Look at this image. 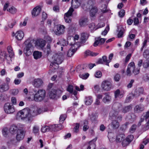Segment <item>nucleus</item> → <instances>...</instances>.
Returning <instances> with one entry per match:
<instances>
[{
	"label": "nucleus",
	"instance_id": "47",
	"mask_svg": "<svg viewBox=\"0 0 149 149\" xmlns=\"http://www.w3.org/2000/svg\"><path fill=\"white\" fill-rule=\"evenodd\" d=\"M124 29H122L119 31L118 33L117 36L118 38H120L123 36V35Z\"/></svg>",
	"mask_w": 149,
	"mask_h": 149
},
{
	"label": "nucleus",
	"instance_id": "64",
	"mask_svg": "<svg viewBox=\"0 0 149 149\" xmlns=\"http://www.w3.org/2000/svg\"><path fill=\"white\" fill-rule=\"evenodd\" d=\"M16 21L14 20L12 22L8 24V26L10 28H12L16 23Z\"/></svg>",
	"mask_w": 149,
	"mask_h": 149
},
{
	"label": "nucleus",
	"instance_id": "10",
	"mask_svg": "<svg viewBox=\"0 0 149 149\" xmlns=\"http://www.w3.org/2000/svg\"><path fill=\"white\" fill-rule=\"evenodd\" d=\"M4 110L5 112H15V111L14 106L9 103H6L4 105Z\"/></svg>",
	"mask_w": 149,
	"mask_h": 149
},
{
	"label": "nucleus",
	"instance_id": "24",
	"mask_svg": "<svg viewBox=\"0 0 149 149\" xmlns=\"http://www.w3.org/2000/svg\"><path fill=\"white\" fill-rule=\"evenodd\" d=\"M37 45L41 48L43 47L45 45L46 42L45 41L42 39H39L37 40L36 43Z\"/></svg>",
	"mask_w": 149,
	"mask_h": 149
},
{
	"label": "nucleus",
	"instance_id": "48",
	"mask_svg": "<svg viewBox=\"0 0 149 149\" xmlns=\"http://www.w3.org/2000/svg\"><path fill=\"white\" fill-rule=\"evenodd\" d=\"M49 130V126H46L45 127H42L41 129L42 132L44 133L48 131Z\"/></svg>",
	"mask_w": 149,
	"mask_h": 149
},
{
	"label": "nucleus",
	"instance_id": "3",
	"mask_svg": "<svg viewBox=\"0 0 149 149\" xmlns=\"http://www.w3.org/2000/svg\"><path fill=\"white\" fill-rule=\"evenodd\" d=\"M30 96L28 97L27 99L30 101L34 100L37 102H41L46 97V92L45 90H40L34 94L29 92Z\"/></svg>",
	"mask_w": 149,
	"mask_h": 149
},
{
	"label": "nucleus",
	"instance_id": "43",
	"mask_svg": "<svg viewBox=\"0 0 149 149\" xmlns=\"http://www.w3.org/2000/svg\"><path fill=\"white\" fill-rule=\"evenodd\" d=\"M143 66L144 68H147L149 66V59H146L143 63Z\"/></svg>",
	"mask_w": 149,
	"mask_h": 149
},
{
	"label": "nucleus",
	"instance_id": "6",
	"mask_svg": "<svg viewBox=\"0 0 149 149\" xmlns=\"http://www.w3.org/2000/svg\"><path fill=\"white\" fill-rule=\"evenodd\" d=\"M24 44L25 45V47L24 48L23 52L26 56H29L33 52L31 49L32 44L28 40L26 41Z\"/></svg>",
	"mask_w": 149,
	"mask_h": 149
},
{
	"label": "nucleus",
	"instance_id": "62",
	"mask_svg": "<svg viewBox=\"0 0 149 149\" xmlns=\"http://www.w3.org/2000/svg\"><path fill=\"white\" fill-rule=\"evenodd\" d=\"M84 86L81 85L80 86V88L78 86H75V89L77 91H83L84 89Z\"/></svg>",
	"mask_w": 149,
	"mask_h": 149
},
{
	"label": "nucleus",
	"instance_id": "57",
	"mask_svg": "<svg viewBox=\"0 0 149 149\" xmlns=\"http://www.w3.org/2000/svg\"><path fill=\"white\" fill-rule=\"evenodd\" d=\"M120 78V76L119 74H116L114 77V80L116 81H119Z\"/></svg>",
	"mask_w": 149,
	"mask_h": 149
},
{
	"label": "nucleus",
	"instance_id": "41",
	"mask_svg": "<svg viewBox=\"0 0 149 149\" xmlns=\"http://www.w3.org/2000/svg\"><path fill=\"white\" fill-rule=\"evenodd\" d=\"M102 59L104 63H105L106 65L109 66V63L110 62V60H107V57L104 56L102 57Z\"/></svg>",
	"mask_w": 149,
	"mask_h": 149
},
{
	"label": "nucleus",
	"instance_id": "21",
	"mask_svg": "<svg viewBox=\"0 0 149 149\" xmlns=\"http://www.w3.org/2000/svg\"><path fill=\"white\" fill-rule=\"evenodd\" d=\"M49 94L50 98L52 99H56L59 97L57 95L56 90L54 89L50 91Z\"/></svg>",
	"mask_w": 149,
	"mask_h": 149
},
{
	"label": "nucleus",
	"instance_id": "46",
	"mask_svg": "<svg viewBox=\"0 0 149 149\" xmlns=\"http://www.w3.org/2000/svg\"><path fill=\"white\" fill-rule=\"evenodd\" d=\"M143 56L144 57L149 59V50L146 49L143 53Z\"/></svg>",
	"mask_w": 149,
	"mask_h": 149
},
{
	"label": "nucleus",
	"instance_id": "15",
	"mask_svg": "<svg viewBox=\"0 0 149 149\" xmlns=\"http://www.w3.org/2000/svg\"><path fill=\"white\" fill-rule=\"evenodd\" d=\"M106 39L102 38L100 37H99L95 38V41L93 45L95 47H96L99 44L102 45L103 44Z\"/></svg>",
	"mask_w": 149,
	"mask_h": 149
},
{
	"label": "nucleus",
	"instance_id": "11",
	"mask_svg": "<svg viewBox=\"0 0 149 149\" xmlns=\"http://www.w3.org/2000/svg\"><path fill=\"white\" fill-rule=\"evenodd\" d=\"M81 4V0H72L71 6L70 8L77 9L79 7Z\"/></svg>",
	"mask_w": 149,
	"mask_h": 149
},
{
	"label": "nucleus",
	"instance_id": "42",
	"mask_svg": "<svg viewBox=\"0 0 149 149\" xmlns=\"http://www.w3.org/2000/svg\"><path fill=\"white\" fill-rule=\"evenodd\" d=\"M84 126L83 127V130L85 131L89 128V126L88 125V122L86 120H84Z\"/></svg>",
	"mask_w": 149,
	"mask_h": 149
},
{
	"label": "nucleus",
	"instance_id": "54",
	"mask_svg": "<svg viewBox=\"0 0 149 149\" xmlns=\"http://www.w3.org/2000/svg\"><path fill=\"white\" fill-rule=\"evenodd\" d=\"M10 92L12 95H15L18 94V90L17 89H13L10 90Z\"/></svg>",
	"mask_w": 149,
	"mask_h": 149
},
{
	"label": "nucleus",
	"instance_id": "52",
	"mask_svg": "<svg viewBox=\"0 0 149 149\" xmlns=\"http://www.w3.org/2000/svg\"><path fill=\"white\" fill-rule=\"evenodd\" d=\"M109 25H108L106 27L104 30L103 32H102V34H101L102 35H104V36H105L107 33V32H108V31H109Z\"/></svg>",
	"mask_w": 149,
	"mask_h": 149
},
{
	"label": "nucleus",
	"instance_id": "26",
	"mask_svg": "<svg viewBox=\"0 0 149 149\" xmlns=\"http://www.w3.org/2000/svg\"><path fill=\"white\" fill-rule=\"evenodd\" d=\"M9 87L8 84H4L0 86V91L3 92L8 90Z\"/></svg>",
	"mask_w": 149,
	"mask_h": 149
},
{
	"label": "nucleus",
	"instance_id": "9",
	"mask_svg": "<svg viewBox=\"0 0 149 149\" xmlns=\"http://www.w3.org/2000/svg\"><path fill=\"white\" fill-rule=\"evenodd\" d=\"M74 11V9L72 8H70L67 12L65 13L64 18L66 22L69 23L71 22L70 17L72 15V13Z\"/></svg>",
	"mask_w": 149,
	"mask_h": 149
},
{
	"label": "nucleus",
	"instance_id": "14",
	"mask_svg": "<svg viewBox=\"0 0 149 149\" xmlns=\"http://www.w3.org/2000/svg\"><path fill=\"white\" fill-rule=\"evenodd\" d=\"M41 9L40 6H37L35 7L32 11V14L33 17H36L40 14Z\"/></svg>",
	"mask_w": 149,
	"mask_h": 149
},
{
	"label": "nucleus",
	"instance_id": "36",
	"mask_svg": "<svg viewBox=\"0 0 149 149\" xmlns=\"http://www.w3.org/2000/svg\"><path fill=\"white\" fill-rule=\"evenodd\" d=\"M85 54L86 56H95L98 54V53L93 52L89 50H87L85 52Z\"/></svg>",
	"mask_w": 149,
	"mask_h": 149
},
{
	"label": "nucleus",
	"instance_id": "39",
	"mask_svg": "<svg viewBox=\"0 0 149 149\" xmlns=\"http://www.w3.org/2000/svg\"><path fill=\"white\" fill-rule=\"evenodd\" d=\"M39 132V127L38 126L35 125L33 128V132L35 134H37Z\"/></svg>",
	"mask_w": 149,
	"mask_h": 149
},
{
	"label": "nucleus",
	"instance_id": "33",
	"mask_svg": "<svg viewBox=\"0 0 149 149\" xmlns=\"http://www.w3.org/2000/svg\"><path fill=\"white\" fill-rule=\"evenodd\" d=\"M115 97V98H121L123 96V94L121 92L119 89L117 90L114 93Z\"/></svg>",
	"mask_w": 149,
	"mask_h": 149
},
{
	"label": "nucleus",
	"instance_id": "40",
	"mask_svg": "<svg viewBox=\"0 0 149 149\" xmlns=\"http://www.w3.org/2000/svg\"><path fill=\"white\" fill-rule=\"evenodd\" d=\"M8 51L10 54V57H13L14 55V54L13 51V49L11 46H9L7 48Z\"/></svg>",
	"mask_w": 149,
	"mask_h": 149
},
{
	"label": "nucleus",
	"instance_id": "49",
	"mask_svg": "<svg viewBox=\"0 0 149 149\" xmlns=\"http://www.w3.org/2000/svg\"><path fill=\"white\" fill-rule=\"evenodd\" d=\"M136 129V125H133L130 127V132L131 133H133L135 131Z\"/></svg>",
	"mask_w": 149,
	"mask_h": 149
},
{
	"label": "nucleus",
	"instance_id": "51",
	"mask_svg": "<svg viewBox=\"0 0 149 149\" xmlns=\"http://www.w3.org/2000/svg\"><path fill=\"white\" fill-rule=\"evenodd\" d=\"M33 108H31L30 109L29 108L27 107L26 108L24 109H23L22 111H23V112H29V111H32L33 112H34L35 111V110L33 109ZM22 111H20L19 112H22Z\"/></svg>",
	"mask_w": 149,
	"mask_h": 149
},
{
	"label": "nucleus",
	"instance_id": "20",
	"mask_svg": "<svg viewBox=\"0 0 149 149\" xmlns=\"http://www.w3.org/2000/svg\"><path fill=\"white\" fill-rule=\"evenodd\" d=\"M15 38L18 40H22L24 36V32L22 31H18L15 34Z\"/></svg>",
	"mask_w": 149,
	"mask_h": 149
},
{
	"label": "nucleus",
	"instance_id": "5",
	"mask_svg": "<svg viewBox=\"0 0 149 149\" xmlns=\"http://www.w3.org/2000/svg\"><path fill=\"white\" fill-rule=\"evenodd\" d=\"M116 113L110 112L109 113V118L112 120L111 126L113 129H117L119 126V123L117 121L118 117L116 115Z\"/></svg>",
	"mask_w": 149,
	"mask_h": 149
},
{
	"label": "nucleus",
	"instance_id": "34",
	"mask_svg": "<svg viewBox=\"0 0 149 149\" xmlns=\"http://www.w3.org/2000/svg\"><path fill=\"white\" fill-rule=\"evenodd\" d=\"M88 34L85 33H82L81 35V42H85L88 39Z\"/></svg>",
	"mask_w": 149,
	"mask_h": 149
},
{
	"label": "nucleus",
	"instance_id": "19",
	"mask_svg": "<svg viewBox=\"0 0 149 149\" xmlns=\"http://www.w3.org/2000/svg\"><path fill=\"white\" fill-rule=\"evenodd\" d=\"M70 45H72V48H73L74 47L75 45H76V44L75 43L73 44L71 43ZM75 48V47H74V49H70L69 50L67 53V56L68 57H71L74 54L76 51V50L74 49Z\"/></svg>",
	"mask_w": 149,
	"mask_h": 149
},
{
	"label": "nucleus",
	"instance_id": "7",
	"mask_svg": "<svg viewBox=\"0 0 149 149\" xmlns=\"http://www.w3.org/2000/svg\"><path fill=\"white\" fill-rule=\"evenodd\" d=\"M101 87L103 90L106 91H109L113 88L111 82L108 80L103 81L101 84Z\"/></svg>",
	"mask_w": 149,
	"mask_h": 149
},
{
	"label": "nucleus",
	"instance_id": "31",
	"mask_svg": "<svg viewBox=\"0 0 149 149\" xmlns=\"http://www.w3.org/2000/svg\"><path fill=\"white\" fill-rule=\"evenodd\" d=\"M144 109L143 106L141 104L136 105L134 109V111H143Z\"/></svg>",
	"mask_w": 149,
	"mask_h": 149
},
{
	"label": "nucleus",
	"instance_id": "30",
	"mask_svg": "<svg viewBox=\"0 0 149 149\" xmlns=\"http://www.w3.org/2000/svg\"><path fill=\"white\" fill-rule=\"evenodd\" d=\"M33 56L35 59H37L40 58L42 56V53L38 51H35L34 52Z\"/></svg>",
	"mask_w": 149,
	"mask_h": 149
},
{
	"label": "nucleus",
	"instance_id": "58",
	"mask_svg": "<svg viewBox=\"0 0 149 149\" xmlns=\"http://www.w3.org/2000/svg\"><path fill=\"white\" fill-rule=\"evenodd\" d=\"M125 11L123 10H121L118 12V15L120 17H122L125 15Z\"/></svg>",
	"mask_w": 149,
	"mask_h": 149
},
{
	"label": "nucleus",
	"instance_id": "45",
	"mask_svg": "<svg viewBox=\"0 0 149 149\" xmlns=\"http://www.w3.org/2000/svg\"><path fill=\"white\" fill-rule=\"evenodd\" d=\"M50 45L49 43L47 44L46 48L44 50L45 52H46L47 54H49L51 52Z\"/></svg>",
	"mask_w": 149,
	"mask_h": 149
},
{
	"label": "nucleus",
	"instance_id": "56",
	"mask_svg": "<svg viewBox=\"0 0 149 149\" xmlns=\"http://www.w3.org/2000/svg\"><path fill=\"white\" fill-rule=\"evenodd\" d=\"M132 105H130L129 106L126 107L124 109V110L125 111H130L132 108Z\"/></svg>",
	"mask_w": 149,
	"mask_h": 149
},
{
	"label": "nucleus",
	"instance_id": "28",
	"mask_svg": "<svg viewBox=\"0 0 149 149\" xmlns=\"http://www.w3.org/2000/svg\"><path fill=\"white\" fill-rule=\"evenodd\" d=\"M88 20L87 18H82L79 20V24L81 26H84L88 24Z\"/></svg>",
	"mask_w": 149,
	"mask_h": 149
},
{
	"label": "nucleus",
	"instance_id": "59",
	"mask_svg": "<svg viewBox=\"0 0 149 149\" xmlns=\"http://www.w3.org/2000/svg\"><path fill=\"white\" fill-rule=\"evenodd\" d=\"M66 116L65 114L64 115H61L59 118V121H64L65 119L66 118Z\"/></svg>",
	"mask_w": 149,
	"mask_h": 149
},
{
	"label": "nucleus",
	"instance_id": "18",
	"mask_svg": "<svg viewBox=\"0 0 149 149\" xmlns=\"http://www.w3.org/2000/svg\"><path fill=\"white\" fill-rule=\"evenodd\" d=\"M24 136V131L21 130H19L17 132L16 136V139L17 141H19L23 139Z\"/></svg>",
	"mask_w": 149,
	"mask_h": 149
},
{
	"label": "nucleus",
	"instance_id": "61",
	"mask_svg": "<svg viewBox=\"0 0 149 149\" xmlns=\"http://www.w3.org/2000/svg\"><path fill=\"white\" fill-rule=\"evenodd\" d=\"M4 57L6 60L8 61L10 59L11 60L12 57L10 56V54L8 56V54L7 53H4Z\"/></svg>",
	"mask_w": 149,
	"mask_h": 149
},
{
	"label": "nucleus",
	"instance_id": "27",
	"mask_svg": "<svg viewBox=\"0 0 149 149\" xmlns=\"http://www.w3.org/2000/svg\"><path fill=\"white\" fill-rule=\"evenodd\" d=\"M96 139H97L95 138L89 142V145L87 149H95V142L96 141Z\"/></svg>",
	"mask_w": 149,
	"mask_h": 149
},
{
	"label": "nucleus",
	"instance_id": "2",
	"mask_svg": "<svg viewBox=\"0 0 149 149\" xmlns=\"http://www.w3.org/2000/svg\"><path fill=\"white\" fill-rule=\"evenodd\" d=\"M40 114V112H17L16 118L19 120H23L30 123L32 121V118Z\"/></svg>",
	"mask_w": 149,
	"mask_h": 149
},
{
	"label": "nucleus",
	"instance_id": "55",
	"mask_svg": "<svg viewBox=\"0 0 149 149\" xmlns=\"http://www.w3.org/2000/svg\"><path fill=\"white\" fill-rule=\"evenodd\" d=\"M67 91L70 93H72L73 92V87L72 86L70 85L67 88Z\"/></svg>",
	"mask_w": 149,
	"mask_h": 149
},
{
	"label": "nucleus",
	"instance_id": "37",
	"mask_svg": "<svg viewBox=\"0 0 149 149\" xmlns=\"http://www.w3.org/2000/svg\"><path fill=\"white\" fill-rule=\"evenodd\" d=\"M121 107V105L119 103H116L114 104L112 107V109L113 111H117L118 109H119Z\"/></svg>",
	"mask_w": 149,
	"mask_h": 149
},
{
	"label": "nucleus",
	"instance_id": "32",
	"mask_svg": "<svg viewBox=\"0 0 149 149\" xmlns=\"http://www.w3.org/2000/svg\"><path fill=\"white\" fill-rule=\"evenodd\" d=\"M125 135L123 134L118 135L116 138V141L118 142H120L122 141L123 142L124 141L125 138Z\"/></svg>",
	"mask_w": 149,
	"mask_h": 149
},
{
	"label": "nucleus",
	"instance_id": "23",
	"mask_svg": "<svg viewBox=\"0 0 149 149\" xmlns=\"http://www.w3.org/2000/svg\"><path fill=\"white\" fill-rule=\"evenodd\" d=\"M19 130H20L19 129L16 125H13L10 128V132L11 133L14 134L17 132Z\"/></svg>",
	"mask_w": 149,
	"mask_h": 149
},
{
	"label": "nucleus",
	"instance_id": "1",
	"mask_svg": "<svg viewBox=\"0 0 149 149\" xmlns=\"http://www.w3.org/2000/svg\"><path fill=\"white\" fill-rule=\"evenodd\" d=\"M143 61L142 60H140L138 62V65L139 68H136L135 63L133 62L130 63L128 65L126 75L127 76H131L132 74L134 75L138 74L140 72V67L142 65Z\"/></svg>",
	"mask_w": 149,
	"mask_h": 149
},
{
	"label": "nucleus",
	"instance_id": "35",
	"mask_svg": "<svg viewBox=\"0 0 149 149\" xmlns=\"http://www.w3.org/2000/svg\"><path fill=\"white\" fill-rule=\"evenodd\" d=\"M7 11L12 14H14L17 12V9L14 7L12 6L8 8Z\"/></svg>",
	"mask_w": 149,
	"mask_h": 149
},
{
	"label": "nucleus",
	"instance_id": "17",
	"mask_svg": "<svg viewBox=\"0 0 149 149\" xmlns=\"http://www.w3.org/2000/svg\"><path fill=\"white\" fill-rule=\"evenodd\" d=\"M133 135H130L128 136L126 139L124 140L122 143L123 146H125L128 145L133 140Z\"/></svg>",
	"mask_w": 149,
	"mask_h": 149
},
{
	"label": "nucleus",
	"instance_id": "13",
	"mask_svg": "<svg viewBox=\"0 0 149 149\" xmlns=\"http://www.w3.org/2000/svg\"><path fill=\"white\" fill-rule=\"evenodd\" d=\"M106 0H101V3L102 5L100 7V10L101 12L103 13H106L107 12L108 10L107 9V5L109 1H106Z\"/></svg>",
	"mask_w": 149,
	"mask_h": 149
},
{
	"label": "nucleus",
	"instance_id": "53",
	"mask_svg": "<svg viewBox=\"0 0 149 149\" xmlns=\"http://www.w3.org/2000/svg\"><path fill=\"white\" fill-rule=\"evenodd\" d=\"M102 75V73L101 71H98L96 72L95 74V77L97 78L101 77Z\"/></svg>",
	"mask_w": 149,
	"mask_h": 149
},
{
	"label": "nucleus",
	"instance_id": "25",
	"mask_svg": "<svg viewBox=\"0 0 149 149\" xmlns=\"http://www.w3.org/2000/svg\"><path fill=\"white\" fill-rule=\"evenodd\" d=\"M143 117L145 118V119L146 122L144 129L145 130H147L149 128V112H146V115Z\"/></svg>",
	"mask_w": 149,
	"mask_h": 149
},
{
	"label": "nucleus",
	"instance_id": "38",
	"mask_svg": "<svg viewBox=\"0 0 149 149\" xmlns=\"http://www.w3.org/2000/svg\"><path fill=\"white\" fill-rule=\"evenodd\" d=\"M56 124L50 125L49 126V130L51 131H58V128Z\"/></svg>",
	"mask_w": 149,
	"mask_h": 149
},
{
	"label": "nucleus",
	"instance_id": "16",
	"mask_svg": "<svg viewBox=\"0 0 149 149\" xmlns=\"http://www.w3.org/2000/svg\"><path fill=\"white\" fill-rule=\"evenodd\" d=\"M42 80L38 78L34 79L32 84L35 87L38 88L42 85Z\"/></svg>",
	"mask_w": 149,
	"mask_h": 149
},
{
	"label": "nucleus",
	"instance_id": "60",
	"mask_svg": "<svg viewBox=\"0 0 149 149\" xmlns=\"http://www.w3.org/2000/svg\"><path fill=\"white\" fill-rule=\"evenodd\" d=\"M143 79L146 81H149V74H146L143 77Z\"/></svg>",
	"mask_w": 149,
	"mask_h": 149
},
{
	"label": "nucleus",
	"instance_id": "50",
	"mask_svg": "<svg viewBox=\"0 0 149 149\" xmlns=\"http://www.w3.org/2000/svg\"><path fill=\"white\" fill-rule=\"evenodd\" d=\"M3 135L6 136L8 134V129L7 127L3 128L2 130Z\"/></svg>",
	"mask_w": 149,
	"mask_h": 149
},
{
	"label": "nucleus",
	"instance_id": "22",
	"mask_svg": "<svg viewBox=\"0 0 149 149\" xmlns=\"http://www.w3.org/2000/svg\"><path fill=\"white\" fill-rule=\"evenodd\" d=\"M98 12V9L97 7L94 6L93 7L90 11V15L91 17L95 16Z\"/></svg>",
	"mask_w": 149,
	"mask_h": 149
},
{
	"label": "nucleus",
	"instance_id": "63",
	"mask_svg": "<svg viewBox=\"0 0 149 149\" xmlns=\"http://www.w3.org/2000/svg\"><path fill=\"white\" fill-rule=\"evenodd\" d=\"M79 126V123H76L75 126L74 128V131L75 132H77L78 131Z\"/></svg>",
	"mask_w": 149,
	"mask_h": 149
},
{
	"label": "nucleus",
	"instance_id": "29",
	"mask_svg": "<svg viewBox=\"0 0 149 149\" xmlns=\"http://www.w3.org/2000/svg\"><path fill=\"white\" fill-rule=\"evenodd\" d=\"M93 101L92 97L91 96L86 97H85V104L87 105H91Z\"/></svg>",
	"mask_w": 149,
	"mask_h": 149
},
{
	"label": "nucleus",
	"instance_id": "12",
	"mask_svg": "<svg viewBox=\"0 0 149 149\" xmlns=\"http://www.w3.org/2000/svg\"><path fill=\"white\" fill-rule=\"evenodd\" d=\"M104 95L102 99V101L105 103H108L111 102V97L108 93H104Z\"/></svg>",
	"mask_w": 149,
	"mask_h": 149
},
{
	"label": "nucleus",
	"instance_id": "44",
	"mask_svg": "<svg viewBox=\"0 0 149 149\" xmlns=\"http://www.w3.org/2000/svg\"><path fill=\"white\" fill-rule=\"evenodd\" d=\"M89 74L88 73L80 74L79 75V77L83 79H86L89 76Z\"/></svg>",
	"mask_w": 149,
	"mask_h": 149
},
{
	"label": "nucleus",
	"instance_id": "8",
	"mask_svg": "<svg viewBox=\"0 0 149 149\" xmlns=\"http://www.w3.org/2000/svg\"><path fill=\"white\" fill-rule=\"evenodd\" d=\"M65 29V27L64 25L59 24L56 26V30L54 32L56 35L59 36L64 33Z\"/></svg>",
	"mask_w": 149,
	"mask_h": 149
},
{
	"label": "nucleus",
	"instance_id": "4",
	"mask_svg": "<svg viewBox=\"0 0 149 149\" xmlns=\"http://www.w3.org/2000/svg\"><path fill=\"white\" fill-rule=\"evenodd\" d=\"M63 60V55L62 53L59 52L53 55L52 58V62L50 67L52 69H56L58 68V65L61 64Z\"/></svg>",
	"mask_w": 149,
	"mask_h": 149
}]
</instances>
